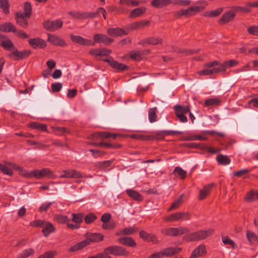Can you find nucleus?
Listing matches in <instances>:
<instances>
[{
    "label": "nucleus",
    "instance_id": "obj_60",
    "mask_svg": "<svg viewBox=\"0 0 258 258\" xmlns=\"http://www.w3.org/2000/svg\"><path fill=\"white\" fill-rule=\"evenodd\" d=\"M146 241L152 242L154 244H158L159 243V240H158L157 236L152 233H150Z\"/></svg>",
    "mask_w": 258,
    "mask_h": 258
},
{
    "label": "nucleus",
    "instance_id": "obj_34",
    "mask_svg": "<svg viewBox=\"0 0 258 258\" xmlns=\"http://www.w3.org/2000/svg\"><path fill=\"white\" fill-rule=\"evenodd\" d=\"M15 169L18 170L19 171V173L25 177L27 178H32L33 177V170L32 171H27L18 165V168H15Z\"/></svg>",
    "mask_w": 258,
    "mask_h": 258
},
{
    "label": "nucleus",
    "instance_id": "obj_43",
    "mask_svg": "<svg viewBox=\"0 0 258 258\" xmlns=\"http://www.w3.org/2000/svg\"><path fill=\"white\" fill-rule=\"evenodd\" d=\"M84 218L83 213L72 214V221L79 225L82 222Z\"/></svg>",
    "mask_w": 258,
    "mask_h": 258
},
{
    "label": "nucleus",
    "instance_id": "obj_6",
    "mask_svg": "<svg viewBox=\"0 0 258 258\" xmlns=\"http://www.w3.org/2000/svg\"><path fill=\"white\" fill-rule=\"evenodd\" d=\"M190 216V213L187 212H177L165 217L164 220L167 222H174L180 220L187 221L189 220Z\"/></svg>",
    "mask_w": 258,
    "mask_h": 258
},
{
    "label": "nucleus",
    "instance_id": "obj_49",
    "mask_svg": "<svg viewBox=\"0 0 258 258\" xmlns=\"http://www.w3.org/2000/svg\"><path fill=\"white\" fill-rule=\"evenodd\" d=\"M24 9L25 11L24 15L25 17H27L29 18L31 14L32 8L30 3L26 2L24 4Z\"/></svg>",
    "mask_w": 258,
    "mask_h": 258
},
{
    "label": "nucleus",
    "instance_id": "obj_26",
    "mask_svg": "<svg viewBox=\"0 0 258 258\" xmlns=\"http://www.w3.org/2000/svg\"><path fill=\"white\" fill-rule=\"evenodd\" d=\"M214 185V183H210L205 186L202 189L200 190L199 200H202L205 199L210 193L211 188Z\"/></svg>",
    "mask_w": 258,
    "mask_h": 258
},
{
    "label": "nucleus",
    "instance_id": "obj_62",
    "mask_svg": "<svg viewBox=\"0 0 258 258\" xmlns=\"http://www.w3.org/2000/svg\"><path fill=\"white\" fill-rule=\"evenodd\" d=\"M69 14L72 15L74 18L78 19H85L84 16V13H80L79 12H71L69 13Z\"/></svg>",
    "mask_w": 258,
    "mask_h": 258
},
{
    "label": "nucleus",
    "instance_id": "obj_13",
    "mask_svg": "<svg viewBox=\"0 0 258 258\" xmlns=\"http://www.w3.org/2000/svg\"><path fill=\"white\" fill-rule=\"evenodd\" d=\"M107 34L112 37H119L127 35L128 33L124 29L119 28H109L107 30Z\"/></svg>",
    "mask_w": 258,
    "mask_h": 258
},
{
    "label": "nucleus",
    "instance_id": "obj_16",
    "mask_svg": "<svg viewBox=\"0 0 258 258\" xmlns=\"http://www.w3.org/2000/svg\"><path fill=\"white\" fill-rule=\"evenodd\" d=\"M181 250L180 247H168L162 250L160 252L161 256H171L179 253Z\"/></svg>",
    "mask_w": 258,
    "mask_h": 258
},
{
    "label": "nucleus",
    "instance_id": "obj_8",
    "mask_svg": "<svg viewBox=\"0 0 258 258\" xmlns=\"http://www.w3.org/2000/svg\"><path fill=\"white\" fill-rule=\"evenodd\" d=\"M33 177L37 179H41L43 177H47L53 179L55 177V175L48 168H43L41 170L35 169L33 170Z\"/></svg>",
    "mask_w": 258,
    "mask_h": 258
},
{
    "label": "nucleus",
    "instance_id": "obj_58",
    "mask_svg": "<svg viewBox=\"0 0 258 258\" xmlns=\"http://www.w3.org/2000/svg\"><path fill=\"white\" fill-rule=\"evenodd\" d=\"M51 87L53 92H58L61 89L62 85L61 83H56L52 84Z\"/></svg>",
    "mask_w": 258,
    "mask_h": 258
},
{
    "label": "nucleus",
    "instance_id": "obj_47",
    "mask_svg": "<svg viewBox=\"0 0 258 258\" xmlns=\"http://www.w3.org/2000/svg\"><path fill=\"white\" fill-rule=\"evenodd\" d=\"M112 68L118 71H122L126 69H127L128 67L123 63H119L117 61L114 62L111 66Z\"/></svg>",
    "mask_w": 258,
    "mask_h": 258
},
{
    "label": "nucleus",
    "instance_id": "obj_22",
    "mask_svg": "<svg viewBox=\"0 0 258 258\" xmlns=\"http://www.w3.org/2000/svg\"><path fill=\"white\" fill-rule=\"evenodd\" d=\"M238 64V61L235 59H231L225 61L222 63L218 65L220 72H225L227 68L236 66Z\"/></svg>",
    "mask_w": 258,
    "mask_h": 258
},
{
    "label": "nucleus",
    "instance_id": "obj_17",
    "mask_svg": "<svg viewBox=\"0 0 258 258\" xmlns=\"http://www.w3.org/2000/svg\"><path fill=\"white\" fill-rule=\"evenodd\" d=\"M139 230V229L137 227H128L117 231L116 235L121 236L132 235L137 232Z\"/></svg>",
    "mask_w": 258,
    "mask_h": 258
},
{
    "label": "nucleus",
    "instance_id": "obj_50",
    "mask_svg": "<svg viewBox=\"0 0 258 258\" xmlns=\"http://www.w3.org/2000/svg\"><path fill=\"white\" fill-rule=\"evenodd\" d=\"M55 220L59 223H65L70 221V219L67 216L57 215L55 216Z\"/></svg>",
    "mask_w": 258,
    "mask_h": 258
},
{
    "label": "nucleus",
    "instance_id": "obj_37",
    "mask_svg": "<svg viewBox=\"0 0 258 258\" xmlns=\"http://www.w3.org/2000/svg\"><path fill=\"white\" fill-rule=\"evenodd\" d=\"M216 159L217 162L220 164L223 165H228L231 162L230 159L227 156H225L222 154L217 155Z\"/></svg>",
    "mask_w": 258,
    "mask_h": 258
},
{
    "label": "nucleus",
    "instance_id": "obj_61",
    "mask_svg": "<svg viewBox=\"0 0 258 258\" xmlns=\"http://www.w3.org/2000/svg\"><path fill=\"white\" fill-rule=\"evenodd\" d=\"M131 138L141 140H149L151 139V137L149 136H145L142 135H132L131 136Z\"/></svg>",
    "mask_w": 258,
    "mask_h": 258
},
{
    "label": "nucleus",
    "instance_id": "obj_29",
    "mask_svg": "<svg viewBox=\"0 0 258 258\" xmlns=\"http://www.w3.org/2000/svg\"><path fill=\"white\" fill-rule=\"evenodd\" d=\"M254 224L257 227V236H256L254 233L250 231H248L246 233L247 238L248 241L251 243H253L256 241H258V221L257 220H254Z\"/></svg>",
    "mask_w": 258,
    "mask_h": 258
},
{
    "label": "nucleus",
    "instance_id": "obj_46",
    "mask_svg": "<svg viewBox=\"0 0 258 258\" xmlns=\"http://www.w3.org/2000/svg\"><path fill=\"white\" fill-rule=\"evenodd\" d=\"M183 195H180L172 204L170 208L168 210V211H170L173 210L177 209L181 204L182 203Z\"/></svg>",
    "mask_w": 258,
    "mask_h": 258
},
{
    "label": "nucleus",
    "instance_id": "obj_25",
    "mask_svg": "<svg viewBox=\"0 0 258 258\" xmlns=\"http://www.w3.org/2000/svg\"><path fill=\"white\" fill-rule=\"evenodd\" d=\"M42 228V231L45 237H47L51 233L55 231V228L52 224L46 221H45Z\"/></svg>",
    "mask_w": 258,
    "mask_h": 258
},
{
    "label": "nucleus",
    "instance_id": "obj_44",
    "mask_svg": "<svg viewBox=\"0 0 258 258\" xmlns=\"http://www.w3.org/2000/svg\"><path fill=\"white\" fill-rule=\"evenodd\" d=\"M221 102L220 100L218 98H212L207 99L205 102L207 106L218 105Z\"/></svg>",
    "mask_w": 258,
    "mask_h": 258
},
{
    "label": "nucleus",
    "instance_id": "obj_32",
    "mask_svg": "<svg viewBox=\"0 0 258 258\" xmlns=\"http://www.w3.org/2000/svg\"><path fill=\"white\" fill-rule=\"evenodd\" d=\"M146 8L145 7H140L132 10L130 14V18H136L139 17L146 12Z\"/></svg>",
    "mask_w": 258,
    "mask_h": 258
},
{
    "label": "nucleus",
    "instance_id": "obj_10",
    "mask_svg": "<svg viewBox=\"0 0 258 258\" xmlns=\"http://www.w3.org/2000/svg\"><path fill=\"white\" fill-rule=\"evenodd\" d=\"M3 162L4 164L0 163V171L5 175L12 176L13 174V169L18 168V165L7 161H4Z\"/></svg>",
    "mask_w": 258,
    "mask_h": 258
},
{
    "label": "nucleus",
    "instance_id": "obj_45",
    "mask_svg": "<svg viewBox=\"0 0 258 258\" xmlns=\"http://www.w3.org/2000/svg\"><path fill=\"white\" fill-rule=\"evenodd\" d=\"M30 126L33 129H37L42 131L47 132V126L45 124L35 122L31 123Z\"/></svg>",
    "mask_w": 258,
    "mask_h": 258
},
{
    "label": "nucleus",
    "instance_id": "obj_27",
    "mask_svg": "<svg viewBox=\"0 0 258 258\" xmlns=\"http://www.w3.org/2000/svg\"><path fill=\"white\" fill-rule=\"evenodd\" d=\"M172 0H153L151 5L155 8H162L172 4Z\"/></svg>",
    "mask_w": 258,
    "mask_h": 258
},
{
    "label": "nucleus",
    "instance_id": "obj_31",
    "mask_svg": "<svg viewBox=\"0 0 258 258\" xmlns=\"http://www.w3.org/2000/svg\"><path fill=\"white\" fill-rule=\"evenodd\" d=\"M203 7H191L184 10V14L186 16H192L203 11Z\"/></svg>",
    "mask_w": 258,
    "mask_h": 258
},
{
    "label": "nucleus",
    "instance_id": "obj_4",
    "mask_svg": "<svg viewBox=\"0 0 258 258\" xmlns=\"http://www.w3.org/2000/svg\"><path fill=\"white\" fill-rule=\"evenodd\" d=\"M189 229L185 227H178L177 228L169 227L163 228L161 230L162 234L169 236H177L188 233Z\"/></svg>",
    "mask_w": 258,
    "mask_h": 258
},
{
    "label": "nucleus",
    "instance_id": "obj_21",
    "mask_svg": "<svg viewBox=\"0 0 258 258\" xmlns=\"http://www.w3.org/2000/svg\"><path fill=\"white\" fill-rule=\"evenodd\" d=\"M29 43L34 48H43L46 46L45 41L39 38L30 39Z\"/></svg>",
    "mask_w": 258,
    "mask_h": 258
},
{
    "label": "nucleus",
    "instance_id": "obj_33",
    "mask_svg": "<svg viewBox=\"0 0 258 258\" xmlns=\"http://www.w3.org/2000/svg\"><path fill=\"white\" fill-rule=\"evenodd\" d=\"M175 113L180 114H186L190 112V107L188 105L183 106L180 105H176L174 106Z\"/></svg>",
    "mask_w": 258,
    "mask_h": 258
},
{
    "label": "nucleus",
    "instance_id": "obj_20",
    "mask_svg": "<svg viewBox=\"0 0 258 258\" xmlns=\"http://www.w3.org/2000/svg\"><path fill=\"white\" fill-rule=\"evenodd\" d=\"M118 242L123 245L129 247H135L137 243L131 237H120L118 239Z\"/></svg>",
    "mask_w": 258,
    "mask_h": 258
},
{
    "label": "nucleus",
    "instance_id": "obj_7",
    "mask_svg": "<svg viewBox=\"0 0 258 258\" xmlns=\"http://www.w3.org/2000/svg\"><path fill=\"white\" fill-rule=\"evenodd\" d=\"M11 52L8 54V56L14 60H18L29 56L31 53L30 50H24L20 51L14 46L11 50Z\"/></svg>",
    "mask_w": 258,
    "mask_h": 258
},
{
    "label": "nucleus",
    "instance_id": "obj_18",
    "mask_svg": "<svg viewBox=\"0 0 258 258\" xmlns=\"http://www.w3.org/2000/svg\"><path fill=\"white\" fill-rule=\"evenodd\" d=\"M235 16V13L233 10L225 13L219 20V23L221 24H226L232 20Z\"/></svg>",
    "mask_w": 258,
    "mask_h": 258
},
{
    "label": "nucleus",
    "instance_id": "obj_57",
    "mask_svg": "<svg viewBox=\"0 0 258 258\" xmlns=\"http://www.w3.org/2000/svg\"><path fill=\"white\" fill-rule=\"evenodd\" d=\"M45 221L41 220H37L32 221L30 223V225L34 227H41L42 228Z\"/></svg>",
    "mask_w": 258,
    "mask_h": 258
},
{
    "label": "nucleus",
    "instance_id": "obj_28",
    "mask_svg": "<svg viewBox=\"0 0 258 258\" xmlns=\"http://www.w3.org/2000/svg\"><path fill=\"white\" fill-rule=\"evenodd\" d=\"M126 194L127 195L137 201H142L143 200V196L137 191L131 189H127L126 190Z\"/></svg>",
    "mask_w": 258,
    "mask_h": 258
},
{
    "label": "nucleus",
    "instance_id": "obj_12",
    "mask_svg": "<svg viewBox=\"0 0 258 258\" xmlns=\"http://www.w3.org/2000/svg\"><path fill=\"white\" fill-rule=\"evenodd\" d=\"M94 42L93 43H103L105 45H109L112 43L114 40L108 37L107 35L102 34H96L93 37Z\"/></svg>",
    "mask_w": 258,
    "mask_h": 258
},
{
    "label": "nucleus",
    "instance_id": "obj_39",
    "mask_svg": "<svg viewBox=\"0 0 258 258\" xmlns=\"http://www.w3.org/2000/svg\"><path fill=\"white\" fill-rule=\"evenodd\" d=\"M94 145L99 147L104 146V147L108 149H117L121 147V145L120 144H114L106 142H100L95 143Z\"/></svg>",
    "mask_w": 258,
    "mask_h": 258
},
{
    "label": "nucleus",
    "instance_id": "obj_19",
    "mask_svg": "<svg viewBox=\"0 0 258 258\" xmlns=\"http://www.w3.org/2000/svg\"><path fill=\"white\" fill-rule=\"evenodd\" d=\"M206 253V246L204 244L199 245L192 252L190 258H197Z\"/></svg>",
    "mask_w": 258,
    "mask_h": 258
},
{
    "label": "nucleus",
    "instance_id": "obj_64",
    "mask_svg": "<svg viewBox=\"0 0 258 258\" xmlns=\"http://www.w3.org/2000/svg\"><path fill=\"white\" fill-rule=\"evenodd\" d=\"M249 171H250V170H249L248 169H242V170H239L237 171L233 172V174L235 176L241 177L242 175L248 173Z\"/></svg>",
    "mask_w": 258,
    "mask_h": 258
},
{
    "label": "nucleus",
    "instance_id": "obj_52",
    "mask_svg": "<svg viewBox=\"0 0 258 258\" xmlns=\"http://www.w3.org/2000/svg\"><path fill=\"white\" fill-rule=\"evenodd\" d=\"M222 239V242L224 244H229L231 245L233 248H235L236 245L235 242L228 236H223Z\"/></svg>",
    "mask_w": 258,
    "mask_h": 258
},
{
    "label": "nucleus",
    "instance_id": "obj_15",
    "mask_svg": "<svg viewBox=\"0 0 258 258\" xmlns=\"http://www.w3.org/2000/svg\"><path fill=\"white\" fill-rule=\"evenodd\" d=\"M47 41L53 45L64 46L66 45L65 41L60 37L54 35L48 34Z\"/></svg>",
    "mask_w": 258,
    "mask_h": 258
},
{
    "label": "nucleus",
    "instance_id": "obj_56",
    "mask_svg": "<svg viewBox=\"0 0 258 258\" xmlns=\"http://www.w3.org/2000/svg\"><path fill=\"white\" fill-rule=\"evenodd\" d=\"M247 31L249 34L258 36V26H252Z\"/></svg>",
    "mask_w": 258,
    "mask_h": 258
},
{
    "label": "nucleus",
    "instance_id": "obj_9",
    "mask_svg": "<svg viewBox=\"0 0 258 258\" xmlns=\"http://www.w3.org/2000/svg\"><path fill=\"white\" fill-rule=\"evenodd\" d=\"M62 25L63 22L60 19L54 21H46L43 23L44 28L51 32H54L60 28Z\"/></svg>",
    "mask_w": 258,
    "mask_h": 258
},
{
    "label": "nucleus",
    "instance_id": "obj_36",
    "mask_svg": "<svg viewBox=\"0 0 258 258\" xmlns=\"http://www.w3.org/2000/svg\"><path fill=\"white\" fill-rule=\"evenodd\" d=\"M162 42V40L161 38L159 37H149L145 40L143 44H148L152 45H157L159 44H161Z\"/></svg>",
    "mask_w": 258,
    "mask_h": 258
},
{
    "label": "nucleus",
    "instance_id": "obj_55",
    "mask_svg": "<svg viewBox=\"0 0 258 258\" xmlns=\"http://www.w3.org/2000/svg\"><path fill=\"white\" fill-rule=\"evenodd\" d=\"M56 254L55 251H48L37 258H53Z\"/></svg>",
    "mask_w": 258,
    "mask_h": 258
},
{
    "label": "nucleus",
    "instance_id": "obj_54",
    "mask_svg": "<svg viewBox=\"0 0 258 258\" xmlns=\"http://www.w3.org/2000/svg\"><path fill=\"white\" fill-rule=\"evenodd\" d=\"M71 178H80L86 177V176L83 174H82L78 170L71 169Z\"/></svg>",
    "mask_w": 258,
    "mask_h": 258
},
{
    "label": "nucleus",
    "instance_id": "obj_23",
    "mask_svg": "<svg viewBox=\"0 0 258 258\" xmlns=\"http://www.w3.org/2000/svg\"><path fill=\"white\" fill-rule=\"evenodd\" d=\"M25 17L24 13L21 12H17L16 14L15 19L16 22L18 24L23 28H26L28 25V22Z\"/></svg>",
    "mask_w": 258,
    "mask_h": 258
},
{
    "label": "nucleus",
    "instance_id": "obj_5",
    "mask_svg": "<svg viewBox=\"0 0 258 258\" xmlns=\"http://www.w3.org/2000/svg\"><path fill=\"white\" fill-rule=\"evenodd\" d=\"M219 64V61L215 60L209 62L205 64V68L198 72L200 75L208 76L220 73L219 66L217 68H212Z\"/></svg>",
    "mask_w": 258,
    "mask_h": 258
},
{
    "label": "nucleus",
    "instance_id": "obj_30",
    "mask_svg": "<svg viewBox=\"0 0 258 258\" xmlns=\"http://www.w3.org/2000/svg\"><path fill=\"white\" fill-rule=\"evenodd\" d=\"M0 31L3 32H16V29L14 25L10 22L5 23L0 25Z\"/></svg>",
    "mask_w": 258,
    "mask_h": 258
},
{
    "label": "nucleus",
    "instance_id": "obj_40",
    "mask_svg": "<svg viewBox=\"0 0 258 258\" xmlns=\"http://www.w3.org/2000/svg\"><path fill=\"white\" fill-rule=\"evenodd\" d=\"M257 199H258L257 192H254L252 191H250L248 192L245 197V200L249 203L252 202Z\"/></svg>",
    "mask_w": 258,
    "mask_h": 258
},
{
    "label": "nucleus",
    "instance_id": "obj_14",
    "mask_svg": "<svg viewBox=\"0 0 258 258\" xmlns=\"http://www.w3.org/2000/svg\"><path fill=\"white\" fill-rule=\"evenodd\" d=\"M0 43L2 46L8 51H11L12 49L15 46L9 38L2 34H0Z\"/></svg>",
    "mask_w": 258,
    "mask_h": 258
},
{
    "label": "nucleus",
    "instance_id": "obj_2",
    "mask_svg": "<svg viewBox=\"0 0 258 258\" xmlns=\"http://www.w3.org/2000/svg\"><path fill=\"white\" fill-rule=\"evenodd\" d=\"M213 233L214 230L213 229L199 230L185 235L183 237V239L186 242L200 241L206 239L212 235Z\"/></svg>",
    "mask_w": 258,
    "mask_h": 258
},
{
    "label": "nucleus",
    "instance_id": "obj_38",
    "mask_svg": "<svg viewBox=\"0 0 258 258\" xmlns=\"http://www.w3.org/2000/svg\"><path fill=\"white\" fill-rule=\"evenodd\" d=\"M157 108L156 107L151 108L149 110L148 117L150 122L152 123L155 122L157 120Z\"/></svg>",
    "mask_w": 258,
    "mask_h": 258
},
{
    "label": "nucleus",
    "instance_id": "obj_1",
    "mask_svg": "<svg viewBox=\"0 0 258 258\" xmlns=\"http://www.w3.org/2000/svg\"><path fill=\"white\" fill-rule=\"evenodd\" d=\"M104 238V235L99 233H90L87 235L86 238L76 243L70 247L69 251L70 252H75L79 250H81L87 246L89 245L91 242H98L102 241Z\"/></svg>",
    "mask_w": 258,
    "mask_h": 258
},
{
    "label": "nucleus",
    "instance_id": "obj_59",
    "mask_svg": "<svg viewBox=\"0 0 258 258\" xmlns=\"http://www.w3.org/2000/svg\"><path fill=\"white\" fill-rule=\"evenodd\" d=\"M116 227V224L114 222L103 223L102 225L103 229L105 230H111Z\"/></svg>",
    "mask_w": 258,
    "mask_h": 258
},
{
    "label": "nucleus",
    "instance_id": "obj_48",
    "mask_svg": "<svg viewBox=\"0 0 258 258\" xmlns=\"http://www.w3.org/2000/svg\"><path fill=\"white\" fill-rule=\"evenodd\" d=\"M34 253V249L32 248H28L24 250L18 256V258H27L30 255H32Z\"/></svg>",
    "mask_w": 258,
    "mask_h": 258
},
{
    "label": "nucleus",
    "instance_id": "obj_53",
    "mask_svg": "<svg viewBox=\"0 0 258 258\" xmlns=\"http://www.w3.org/2000/svg\"><path fill=\"white\" fill-rule=\"evenodd\" d=\"M97 134L99 136L103 137L105 139L112 138L113 139H114L117 137V135L112 134L109 132H99Z\"/></svg>",
    "mask_w": 258,
    "mask_h": 258
},
{
    "label": "nucleus",
    "instance_id": "obj_3",
    "mask_svg": "<svg viewBox=\"0 0 258 258\" xmlns=\"http://www.w3.org/2000/svg\"><path fill=\"white\" fill-rule=\"evenodd\" d=\"M103 253L105 258H111L109 254H112L115 256H127L129 252L122 246L111 245L104 248Z\"/></svg>",
    "mask_w": 258,
    "mask_h": 258
},
{
    "label": "nucleus",
    "instance_id": "obj_42",
    "mask_svg": "<svg viewBox=\"0 0 258 258\" xmlns=\"http://www.w3.org/2000/svg\"><path fill=\"white\" fill-rule=\"evenodd\" d=\"M9 0H0V8L5 14L9 13Z\"/></svg>",
    "mask_w": 258,
    "mask_h": 258
},
{
    "label": "nucleus",
    "instance_id": "obj_11",
    "mask_svg": "<svg viewBox=\"0 0 258 258\" xmlns=\"http://www.w3.org/2000/svg\"><path fill=\"white\" fill-rule=\"evenodd\" d=\"M70 36L73 42L78 43L80 45L86 46H93L94 45V43H93V42H92L91 40L84 38L80 36L70 34Z\"/></svg>",
    "mask_w": 258,
    "mask_h": 258
},
{
    "label": "nucleus",
    "instance_id": "obj_24",
    "mask_svg": "<svg viewBox=\"0 0 258 258\" xmlns=\"http://www.w3.org/2000/svg\"><path fill=\"white\" fill-rule=\"evenodd\" d=\"M111 52L109 49L101 48V49H92L89 51V54L94 55L96 57L99 56H106Z\"/></svg>",
    "mask_w": 258,
    "mask_h": 258
},
{
    "label": "nucleus",
    "instance_id": "obj_51",
    "mask_svg": "<svg viewBox=\"0 0 258 258\" xmlns=\"http://www.w3.org/2000/svg\"><path fill=\"white\" fill-rule=\"evenodd\" d=\"M97 219L96 216L93 213H89L85 216L84 220L87 224H90Z\"/></svg>",
    "mask_w": 258,
    "mask_h": 258
},
{
    "label": "nucleus",
    "instance_id": "obj_35",
    "mask_svg": "<svg viewBox=\"0 0 258 258\" xmlns=\"http://www.w3.org/2000/svg\"><path fill=\"white\" fill-rule=\"evenodd\" d=\"M175 176L181 179H184L186 176V172L180 167H176L173 171Z\"/></svg>",
    "mask_w": 258,
    "mask_h": 258
},
{
    "label": "nucleus",
    "instance_id": "obj_41",
    "mask_svg": "<svg viewBox=\"0 0 258 258\" xmlns=\"http://www.w3.org/2000/svg\"><path fill=\"white\" fill-rule=\"evenodd\" d=\"M222 10H223L221 8H219L213 11H207L205 12L203 15L205 17H217L221 14Z\"/></svg>",
    "mask_w": 258,
    "mask_h": 258
},
{
    "label": "nucleus",
    "instance_id": "obj_63",
    "mask_svg": "<svg viewBox=\"0 0 258 258\" xmlns=\"http://www.w3.org/2000/svg\"><path fill=\"white\" fill-rule=\"evenodd\" d=\"M52 203L53 202H49L42 204L39 208V211L40 212H46Z\"/></svg>",
    "mask_w": 258,
    "mask_h": 258
}]
</instances>
